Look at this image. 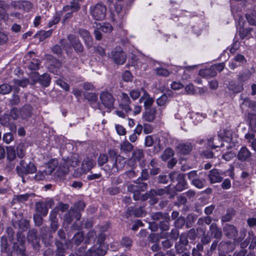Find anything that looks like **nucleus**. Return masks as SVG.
<instances>
[{"mask_svg":"<svg viewBox=\"0 0 256 256\" xmlns=\"http://www.w3.org/2000/svg\"><path fill=\"white\" fill-rule=\"evenodd\" d=\"M16 170L17 174L24 179V176L35 173L36 168L32 162H26L24 160H21L16 166Z\"/></svg>","mask_w":256,"mask_h":256,"instance_id":"obj_1","label":"nucleus"},{"mask_svg":"<svg viewBox=\"0 0 256 256\" xmlns=\"http://www.w3.org/2000/svg\"><path fill=\"white\" fill-rule=\"evenodd\" d=\"M125 159L120 156H118L115 158L114 162L112 163V166L106 164L103 168V170L109 174H112L118 172L122 170L124 166Z\"/></svg>","mask_w":256,"mask_h":256,"instance_id":"obj_2","label":"nucleus"},{"mask_svg":"<svg viewBox=\"0 0 256 256\" xmlns=\"http://www.w3.org/2000/svg\"><path fill=\"white\" fill-rule=\"evenodd\" d=\"M100 100L104 106L110 110L114 108L115 98L112 94L108 90L102 91L100 94Z\"/></svg>","mask_w":256,"mask_h":256,"instance_id":"obj_3","label":"nucleus"},{"mask_svg":"<svg viewBox=\"0 0 256 256\" xmlns=\"http://www.w3.org/2000/svg\"><path fill=\"white\" fill-rule=\"evenodd\" d=\"M90 14L94 18L98 20H101L104 18L106 8L102 3H98L90 8Z\"/></svg>","mask_w":256,"mask_h":256,"instance_id":"obj_4","label":"nucleus"},{"mask_svg":"<svg viewBox=\"0 0 256 256\" xmlns=\"http://www.w3.org/2000/svg\"><path fill=\"white\" fill-rule=\"evenodd\" d=\"M17 242L13 244L14 250L22 256H26L25 236L21 233L16 234Z\"/></svg>","mask_w":256,"mask_h":256,"instance_id":"obj_5","label":"nucleus"},{"mask_svg":"<svg viewBox=\"0 0 256 256\" xmlns=\"http://www.w3.org/2000/svg\"><path fill=\"white\" fill-rule=\"evenodd\" d=\"M8 236H3L0 240V250L2 253H8L10 250V245L8 244V238L12 242L14 239V232L12 228H8L6 230Z\"/></svg>","mask_w":256,"mask_h":256,"instance_id":"obj_6","label":"nucleus"},{"mask_svg":"<svg viewBox=\"0 0 256 256\" xmlns=\"http://www.w3.org/2000/svg\"><path fill=\"white\" fill-rule=\"evenodd\" d=\"M27 240L30 243L35 250H38L40 247V238L38 236V231L32 229L30 230L27 234Z\"/></svg>","mask_w":256,"mask_h":256,"instance_id":"obj_7","label":"nucleus"},{"mask_svg":"<svg viewBox=\"0 0 256 256\" xmlns=\"http://www.w3.org/2000/svg\"><path fill=\"white\" fill-rule=\"evenodd\" d=\"M132 100H130L128 94L125 92L122 93L119 106L127 114H129L132 111V108L130 106Z\"/></svg>","mask_w":256,"mask_h":256,"instance_id":"obj_8","label":"nucleus"},{"mask_svg":"<svg viewBox=\"0 0 256 256\" xmlns=\"http://www.w3.org/2000/svg\"><path fill=\"white\" fill-rule=\"evenodd\" d=\"M142 92V96L139 99V102L140 104L144 102V108H152V106L154 102V99L151 97L148 92L143 88H141Z\"/></svg>","mask_w":256,"mask_h":256,"instance_id":"obj_9","label":"nucleus"},{"mask_svg":"<svg viewBox=\"0 0 256 256\" xmlns=\"http://www.w3.org/2000/svg\"><path fill=\"white\" fill-rule=\"evenodd\" d=\"M147 188V184L144 182H135V184H130L128 186V190L133 194V197L138 195L141 191L145 190Z\"/></svg>","mask_w":256,"mask_h":256,"instance_id":"obj_10","label":"nucleus"},{"mask_svg":"<svg viewBox=\"0 0 256 256\" xmlns=\"http://www.w3.org/2000/svg\"><path fill=\"white\" fill-rule=\"evenodd\" d=\"M156 112L155 108H146L142 114V119L146 122H153L156 118Z\"/></svg>","mask_w":256,"mask_h":256,"instance_id":"obj_11","label":"nucleus"},{"mask_svg":"<svg viewBox=\"0 0 256 256\" xmlns=\"http://www.w3.org/2000/svg\"><path fill=\"white\" fill-rule=\"evenodd\" d=\"M68 39L76 53L79 54L83 52L84 46L78 38L73 34H69Z\"/></svg>","mask_w":256,"mask_h":256,"instance_id":"obj_12","label":"nucleus"},{"mask_svg":"<svg viewBox=\"0 0 256 256\" xmlns=\"http://www.w3.org/2000/svg\"><path fill=\"white\" fill-rule=\"evenodd\" d=\"M207 145L209 148L212 149H215L217 148H222L224 146V144L222 142V138L219 136L208 138Z\"/></svg>","mask_w":256,"mask_h":256,"instance_id":"obj_13","label":"nucleus"},{"mask_svg":"<svg viewBox=\"0 0 256 256\" xmlns=\"http://www.w3.org/2000/svg\"><path fill=\"white\" fill-rule=\"evenodd\" d=\"M111 57L116 64H123L126 61V54L123 51H112Z\"/></svg>","mask_w":256,"mask_h":256,"instance_id":"obj_14","label":"nucleus"},{"mask_svg":"<svg viewBox=\"0 0 256 256\" xmlns=\"http://www.w3.org/2000/svg\"><path fill=\"white\" fill-rule=\"evenodd\" d=\"M211 184L220 182L222 180V174L218 170L212 169L209 172L208 176Z\"/></svg>","mask_w":256,"mask_h":256,"instance_id":"obj_15","label":"nucleus"},{"mask_svg":"<svg viewBox=\"0 0 256 256\" xmlns=\"http://www.w3.org/2000/svg\"><path fill=\"white\" fill-rule=\"evenodd\" d=\"M106 253V248L102 244H100L97 248H90L87 254L89 256H104Z\"/></svg>","mask_w":256,"mask_h":256,"instance_id":"obj_16","label":"nucleus"},{"mask_svg":"<svg viewBox=\"0 0 256 256\" xmlns=\"http://www.w3.org/2000/svg\"><path fill=\"white\" fill-rule=\"evenodd\" d=\"M223 230L224 234L229 238H234L238 234V230L233 225L226 224L224 226Z\"/></svg>","mask_w":256,"mask_h":256,"instance_id":"obj_17","label":"nucleus"},{"mask_svg":"<svg viewBox=\"0 0 256 256\" xmlns=\"http://www.w3.org/2000/svg\"><path fill=\"white\" fill-rule=\"evenodd\" d=\"M251 156V152L246 146H242L237 154L238 159L244 162L248 160Z\"/></svg>","mask_w":256,"mask_h":256,"instance_id":"obj_18","label":"nucleus"},{"mask_svg":"<svg viewBox=\"0 0 256 256\" xmlns=\"http://www.w3.org/2000/svg\"><path fill=\"white\" fill-rule=\"evenodd\" d=\"M192 146L190 143H180L176 146V151L182 154H187L191 151Z\"/></svg>","mask_w":256,"mask_h":256,"instance_id":"obj_19","label":"nucleus"},{"mask_svg":"<svg viewBox=\"0 0 256 256\" xmlns=\"http://www.w3.org/2000/svg\"><path fill=\"white\" fill-rule=\"evenodd\" d=\"M210 236L215 238L220 239L222 236L221 228L216 223H212L210 226Z\"/></svg>","mask_w":256,"mask_h":256,"instance_id":"obj_20","label":"nucleus"},{"mask_svg":"<svg viewBox=\"0 0 256 256\" xmlns=\"http://www.w3.org/2000/svg\"><path fill=\"white\" fill-rule=\"evenodd\" d=\"M95 165L96 162L92 158L89 157H86L82 160V168L85 172H88Z\"/></svg>","mask_w":256,"mask_h":256,"instance_id":"obj_21","label":"nucleus"},{"mask_svg":"<svg viewBox=\"0 0 256 256\" xmlns=\"http://www.w3.org/2000/svg\"><path fill=\"white\" fill-rule=\"evenodd\" d=\"M80 36L84 39L85 44L88 47H91L92 44V38L90 32L84 29H80L78 31Z\"/></svg>","mask_w":256,"mask_h":256,"instance_id":"obj_22","label":"nucleus"},{"mask_svg":"<svg viewBox=\"0 0 256 256\" xmlns=\"http://www.w3.org/2000/svg\"><path fill=\"white\" fill-rule=\"evenodd\" d=\"M69 172L68 162L66 160L62 162L58 166L57 172L59 176H62L68 174Z\"/></svg>","mask_w":256,"mask_h":256,"instance_id":"obj_23","label":"nucleus"},{"mask_svg":"<svg viewBox=\"0 0 256 256\" xmlns=\"http://www.w3.org/2000/svg\"><path fill=\"white\" fill-rule=\"evenodd\" d=\"M178 184L174 187V190L176 191L181 192L186 188L187 182L185 180V174H182L179 176V178L177 180Z\"/></svg>","mask_w":256,"mask_h":256,"instance_id":"obj_24","label":"nucleus"},{"mask_svg":"<svg viewBox=\"0 0 256 256\" xmlns=\"http://www.w3.org/2000/svg\"><path fill=\"white\" fill-rule=\"evenodd\" d=\"M36 210L38 214L44 216L48 212L46 204L43 202H38L36 204Z\"/></svg>","mask_w":256,"mask_h":256,"instance_id":"obj_25","label":"nucleus"},{"mask_svg":"<svg viewBox=\"0 0 256 256\" xmlns=\"http://www.w3.org/2000/svg\"><path fill=\"white\" fill-rule=\"evenodd\" d=\"M252 72L246 69L240 72L238 76V80L240 82H242L248 81L251 77Z\"/></svg>","mask_w":256,"mask_h":256,"instance_id":"obj_26","label":"nucleus"},{"mask_svg":"<svg viewBox=\"0 0 256 256\" xmlns=\"http://www.w3.org/2000/svg\"><path fill=\"white\" fill-rule=\"evenodd\" d=\"M242 102L240 104L242 108L244 109L246 108H250L252 110H254L256 108L255 104L254 102L250 100L248 98H242Z\"/></svg>","mask_w":256,"mask_h":256,"instance_id":"obj_27","label":"nucleus"},{"mask_svg":"<svg viewBox=\"0 0 256 256\" xmlns=\"http://www.w3.org/2000/svg\"><path fill=\"white\" fill-rule=\"evenodd\" d=\"M20 111L21 117L22 118H27L31 116L32 108L30 105H26Z\"/></svg>","mask_w":256,"mask_h":256,"instance_id":"obj_28","label":"nucleus"},{"mask_svg":"<svg viewBox=\"0 0 256 256\" xmlns=\"http://www.w3.org/2000/svg\"><path fill=\"white\" fill-rule=\"evenodd\" d=\"M228 88L229 90L236 93L240 92L244 90L243 84L241 82L238 84L234 82H231L228 84Z\"/></svg>","mask_w":256,"mask_h":256,"instance_id":"obj_29","label":"nucleus"},{"mask_svg":"<svg viewBox=\"0 0 256 256\" xmlns=\"http://www.w3.org/2000/svg\"><path fill=\"white\" fill-rule=\"evenodd\" d=\"M214 65L212 66L210 68L202 70L200 72V75H204L206 76L213 77L216 75V70L214 68Z\"/></svg>","mask_w":256,"mask_h":256,"instance_id":"obj_30","label":"nucleus"},{"mask_svg":"<svg viewBox=\"0 0 256 256\" xmlns=\"http://www.w3.org/2000/svg\"><path fill=\"white\" fill-rule=\"evenodd\" d=\"M50 77L48 74H44L40 76L38 82L43 86L48 87L50 82Z\"/></svg>","mask_w":256,"mask_h":256,"instance_id":"obj_31","label":"nucleus"},{"mask_svg":"<svg viewBox=\"0 0 256 256\" xmlns=\"http://www.w3.org/2000/svg\"><path fill=\"white\" fill-rule=\"evenodd\" d=\"M154 193L158 196L162 195L164 194H175L174 189H171L170 186L165 187L164 188H160L154 190Z\"/></svg>","mask_w":256,"mask_h":256,"instance_id":"obj_32","label":"nucleus"},{"mask_svg":"<svg viewBox=\"0 0 256 256\" xmlns=\"http://www.w3.org/2000/svg\"><path fill=\"white\" fill-rule=\"evenodd\" d=\"M235 214V211L234 209L230 208L226 210V214L221 218V220L222 222H227L230 221L232 218Z\"/></svg>","mask_w":256,"mask_h":256,"instance_id":"obj_33","label":"nucleus"},{"mask_svg":"<svg viewBox=\"0 0 256 256\" xmlns=\"http://www.w3.org/2000/svg\"><path fill=\"white\" fill-rule=\"evenodd\" d=\"M11 4L14 8H16L17 6L20 7V6H22L24 8L25 10L28 11L32 8V4L28 2H19L14 1L12 2Z\"/></svg>","mask_w":256,"mask_h":256,"instance_id":"obj_34","label":"nucleus"},{"mask_svg":"<svg viewBox=\"0 0 256 256\" xmlns=\"http://www.w3.org/2000/svg\"><path fill=\"white\" fill-rule=\"evenodd\" d=\"M248 120L250 127L253 132L256 131V114H248Z\"/></svg>","mask_w":256,"mask_h":256,"instance_id":"obj_35","label":"nucleus"},{"mask_svg":"<svg viewBox=\"0 0 256 256\" xmlns=\"http://www.w3.org/2000/svg\"><path fill=\"white\" fill-rule=\"evenodd\" d=\"M79 2L72 1L70 5L66 6L64 8V10H72L74 12H78L80 8Z\"/></svg>","mask_w":256,"mask_h":256,"instance_id":"obj_36","label":"nucleus"},{"mask_svg":"<svg viewBox=\"0 0 256 256\" xmlns=\"http://www.w3.org/2000/svg\"><path fill=\"white\" fill-rule=\"evenodd\" d=\"M12 120L8 114H4L0 118V123L4 126H10V124L12 122Z\"/></svg>","mask_w":256,"mask_h":256,"instance_id":"obj_37","label":"nucleus"},{"mask_svg":"<svg viewBox=\"0 0 256 256\" xmlns=\"http://www.w3.org/2000/svg\"><path fill=\"white\" fill-rule=\"evenodd\" d=\"M58 162L57 159H52V160L48 164V168L46 170L48 172L46 174H51L55 168L58 166Z\"/></svg>","mask_w":256,"mask_h":256,"instance_id":"obj_38","label":"nucleus"},{"mask_svg":"<svg viewBox=\"0 0 256 256\" xmlns=\"http://www.w3.org/2000/svg\"><path fill=\"white\" fill-rule=\"evenodd\" d=\"M134 146L127 140L124 141L120 144V148L122 150L126 152H130L132 151Z\"/></svg>","mask_w":256,"mask_h":256,"instance_id":"obj_39","label":"nucleus"},{"mask_svg":"<svg viewBox=\"0 0 256 256\" xmlns=\"http://www.w3.org/2000/svg\"><path fill=\"white\" fill-rule=\"evenodd\" d=\"M52 33V30H50L47 31L40 30L37 34V37L39 38L40 41H42L46 38L50 36Z\"/></svg>","mask_w":256,"mask_h":256,"instance_id":"obj_40","label":"nucleus"},{"mask_svg":"<svg viewBox=\"0 0 256 256\" xmlns=\"http://www.w3.org/2000/svg\"><path fill=\"white\" fill-rule=\"evenodd\" d=\"M152 218L154 220H158L160 218L168 219V220H170L168 214L167 213L162 214V212H157L152 214Z\"/></svg>","mask_w":256,"mask_h":256,"instance_id":"obj_41","label":"nucleus"},{"mask_svg":"<svg viewBox=\"0 0 256 256\" xmlns=\"http://www.w3.org/2000/svg\"><path fill=\"white\" fill-rule=\"evenodd\" d=\"M144 157V154L143 150L137 149L133 152L132 158H133L134 160L140 161Z\"/></svg>","mask_w":256,"mask_h":256,"instance_id":"obj_42","label":"nucleus"},{"mask_svg":"<svg viewBox=\"0 0 256 256\" xmlns=\"http://www.w3.org/2000/svg\"><path fill=\"white\" fill-rule=\"evenodd\" d=\"M141 92H142L141 88H136L130 90L129 92V95L132 100H135L140 96Z\"/></svg>","mask_w":256,"mask_h":256,"instance_id":"obj_43","label":"nucleus"},{"mask_svg":"<svg viewBox=\"0 0 256 256\" xmlns=\"http://www.w3.org/2000/svg\"><path fill=\"white\" fill-rule=\"evenodd\" d=\"M174 155V152L171 148H166L162 154L161 156L162 159L166 161L168 159H169L170 158L173 156Z\"/></svg>","mask_w":256,"mask_h":256,"instance_id":"obj_44","label":"nucleus"},{"mask_svg":"<svg viewBox=\"0 0 256 256\" xmlns=\"http://www.w3.org/2000/svg\"><path fill=\"white\" fill-rule=\"evenodd\" d=\"M84 240V234L82 232H77L72 238V243L78 246Z\"/></svg>","mask_w":256,"mask_h":256,"instance_id":"obj_45","label":"nucleus"},{"mask_svg":"<svg viewBox=\"0 0 256 256\" xmlns=\"http://www.w3.org/2000/svg\"><path fill=\"white\" fill-rule=\"evenodd\" d=\"M26 148L24 143H20L16 147V154L18 158H22L25 155Z\"/></svg>","mask_w":256,"mask_h":256,"instance_id":"obj_46","label":"nucleus"},{"mask_svg":"<svg viewBox=\"0 0 256 256\" xmlns=\"http://www.w3.org/2000/svg\"><path fill=\"white\" fill-rule=\"evenodd\" d=\"M12 87L8 84H4L0 85V94H8L11 92Z\"/></svg>","mask_w":256,"mask_h":256,"instance_id":"obj_47","label":"nucleus"},{"mask_svg":"<svg viewBox=\"0 0 256 256\" xmlns=\"http://www.w3.org/2000/svg\"><path fill=\"white\" fill-rule=\"evenodd\" d=\"M55 244L56 246V254L58 256H64V248L63 244L56 240Z\"/></svg>","mask_w":256,"mask_h":256,"instance_id":"obj_48","label":"nucleus"},{"mask_svg":"<svg viewBox=\"0 0 256 256\" xmlns=\"http://www.w3.org/2000/svg\"><path fill=\"white\" fill-rule=\"evenodd\" d=\"M168 100V97L167 95L164 94L157 98L156 100V104L160 106H164L166 104Z\"/></svg>","mask_w":256,"mask_h":256,"instance_id":"obj_49","label":"nucleus"},{"mask_svg":"<svg viewBox=\"0 0 256 256\" xmlns=\"http://www.w3.org/2000/svg\"><path fill=\"white\" fill-rule=\"evenodd\" d=\"M86 206V204L83 201H78L76 202L73 208H71V210L74 211L75 210L79 211H82Z\"/></svg>","mask_w":256,"mask_h":256,"instance_id":"obj_50","label":"nucleus"},{"mask_svg":"<svg viewBox=\"0 0 256 256\" xmlns=\"http://www.w3.org/2000/svg\"><path fill=\"white\" fill-rule=\"evenodd\" d=\"M108 161V156L105 154H100L98 158V164L99 166H102Z\"/></svg>","mask_w":256,"mask_h":256,"instance_id":"obj_51","label":"nucleus"},{"mask_svg":"<svg viewBox=\"0 0 256 256\" xmlns=\"http://www.w3.org/2000/svg\"><path fill=\"white\" fill-rule=\"evenodd\" d=\"M12 120H17L20 116V111L16 108H12L9 114Z\"/></svg>","mask_w":256,"mask_h":256,"instance_id":"obj_52","label":"nucleus"},{"mask_svg":"<svg viewBox=\"0 0 256 256\" xmlns=\"http://www.w3.org/2000/svg\"><path fill=\"white\" fill-rule=\"evenodd\" d=\"M155 71L158 75L160 76H168L170 74V72L167 69L161 67L156 68Z\"/></svg>","mask_w":256,"mask_h":256,"instance_id":"obj_53","label":"nucleus"},{"mask_svg":"<svg viewBox=\"0 0 256 256\" xmlns=\"http://www.w3.org/2000/svg\"><path fill=\"white\" fill-rule=\"evenodd\" d=\"M99 28L104 33H110L112 30V27L109 23H104Z\"/></svg>","mask_w":256,"mask_h":256,"instance_id":"obj_54","label":"nucleus"},{"mask_svg":"<svg viewBox=\"0 0 256 256\" xmlns=\"http://www.w3.org/2000/svg\"><path fill=\"white\" fill-rule=\"evenodd\" d=\"M205 182L206 180L204 179L200 180L198 178L194 180L192 183L196 188L200 189L204 187Z\"/></svg>","mask_w":256,"mask_h":256,"instance_id":"obj_55","label":"nucleus"},{"mask_svg":"<svg viewBox=\"0 0 256 256\" xmlns=\"http://www.w3.org/2000/svg\"><path fill=\"white\" fill-rule=\"evenodd\" d=\"M192 118L194 120V122L198 124L205 118V116L202 114L194 113L192 116Z\"/></svg>","mask_w":256,"mask_h":256,"instance_id":"obj_56","label":"nucleus"},{"mask_svg":"<svg viewBox=\"0 0 256 256\" xmlns=\"http://www.w3.org/2000/svg\"><path fill=\"white\" fill-rule=\"evenodd\" d=\"M248 238L251 240L250 244V248H254L256 246V236L254 235V232L250 230L248 232Z\"/></svg>","mask_w":256,"mask_h":256,"instance_id":"obj_57","label":"nucleus"},{"mask_svg":"<svg viewBox=\"0 0 256 256\" xmlns=\"http://www.w3.org/2000/svg\"><path fill=\"white\" fill-rule=\"evenodd\" d=\"M132 244V240L128 237L124 238L121 241V245L126 248H130Z\"/></svg>","mask_w":256,"mask_h":256,"instance_id":"obj_58","label":"nucleus"},{"mask_svg":"<svg viewBox=\"0 0 256 256\" xmlns=\"http://www.w3.org/2000/svg\"><path fill=\"white\" fill-rule=\"evenodd\" d=\"M84 97L88 101L96 102L98 96L96 93L86 92L84 94Z\"/></svg>","mask_w":256,"mask_h":256,"instance_id":"obj_59","label":"nucleus"},{"mask_svg":"<svg viewBox=\"0 0 256 256\" xmlns=\"http://www.w3.org/2000/svg\"><path fill=\"white\" fill-rule=\"evenodd\" d=\"M66 161L68 162V165H70V166L72 167L76 166L80 162L78 156H72L70 160Z\"/></svg>","mask_w":256,"mask_h":256,"instance_id":"obj_60","label":"nucleus"},{"mask_svg":"<svg viewBox=\"0 0 256 256\" xmlns=\"http://www.w3.org/2000/svg\"><path fill=\"white\" fill-rule=\"evenodd\" d=\"M40 62V60L36 59L33 60L30 64L28 68L32 70H36L38 69Z\"/></svg>","mask_w":256,"mask_h":256,"instance_id":"obj_61","label":"nucleus"},{"mask_svg":"<svg viewBox=\"0 0 256 256\" xmlns=\"http://www.w3.org/2000/svg\"><path fill=\"white\" fill-rule=\"evenodd\" d=\"M14 82L16 84L23 88L26 86L28 84V80L26 78L22 80L14 79Z\"/></svg>","mask_w":256,"mask_h":256,"instance_id":"obj_62","label":"nucleus"},{"mask_svg":"<svg viewBox=\"0 0 256 256\" xmlns=\"http://www.w3.org/2000/svg\"><path fill=\"white\" fill-rule=\"evenodd\" d=\"M186 222L185 218L183 216H180L174 222L176 227L178 228H181L184 226Z\"/></svg>","mask_w":256,"mask_h":256,"instance_id":"obj_63","label":"nucleus"},{"mask_svg":"<svg viewBox=\"0 0 256 256\" xmlns=\"http://www.w3.org/2000/svg\"><path fill=\"white\" fill-rule=\"evenodd\" d=\"M57 85L59 86L60 88H63L66 91H68L70 90V86L68 84L62 80H57L56 82Z\"/></svg>","mask_w":256,"mask_h":256,"instance_id":"obj_64","label":"nucleus"}]
</instances>
